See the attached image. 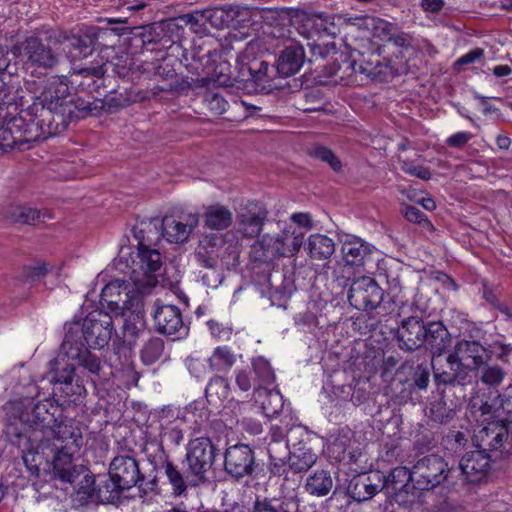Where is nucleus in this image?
<instances>
[{"mask_svg": "<svg viewBox=\"0 0 512 512\" xmlns=\"http://www.w3.org/2000/svg\"><path fill=\"white\" fill-rule=\"evenodd\" d=\"M28 399L10 402L14 420L5 428L8 441L26 449L36 441L42 456L53 464L54 473L64 481L75 483L77 494L83 502L93 491V474L85 465H75L74 456L80 450L83 437L81 430L74 426L65 408L55 398H46L27 409Z\"/></svg>", "mask_w": 512, "mask_h": 512, "instance_id": "f257e3e1", "label": "nucleus"}, {"mask_svg": "<svg viewBox=\"0 0 512 512\" xmlns=\"http://www.w3.org/2000/svg\"><path fill=\"white\" fill-rule=\"evenodd\" d=\"M104 64L81 67L69 77L50 75L44 79V86L32 105L12 121V132H7V140L37 142L64 132L75 119H83L91 114L90 102L77 97V92L93 94L95 76L105 75Z\"/></svg>", "mask_w": 512, "mask_h": 512, "instance_id": "f03ea898", "label": "nucleus"}, {"mask_svg": "<svg viewBox=\"0 0 512 512\" xmlns=\"http://www.w3.org/2000/svg\"><path fill=\"white\" fill-rule=\"evenodd\" d=\"M180 56L176 52L160 49L152 57L143 58L144 75H154L165 82L155 86V90L175 95L187 94L190 89L204 82L205 78L199 72L202 63L183 64Z\"/></svg>", "mask_w": 512, "mask_h": 512, "instance_id": "7ed1b4c3", "label": "nucleus"}, {"mask_svg": "<svg viewBox=\"0 0 512 512\" xmlns=\"http://www.w3.org/2000/svg\"><path fill=\"white\" fill-rule=\"evenodd\" d=\"M304 60L305 51L299 44L286 46L273 65L263 60L262 57L245 53L239 57V74L242 81L252 82L255 89L271 90L276 87L273 81L277 76L286 78L296 74L301 69Z\"/></svg>", "mask_w": 512, "mask_h": 512, "instance_id": "20e7f679", "label": "nucleus"}, {"mask_svg": "<svg viewBox=\"0 0 512 512\" xmlns=\"http://www.w3.org/2000/svg\"><path fill=\"white\" fill-rule=\"evenodd\" d=\"M396 339L400 350L413 352L425 346L433 358L440 357L451 345V335L442 321L425 322L418 315L400 321Z\"/></svg>", "mask_w": 512, "mask_h": 512, "instance_id": "39448f33", "label": "nucleus"}, {"mask_svg": "<svg viewBox=\"0 0 512 512\" xmlns=\"http://www.w3.org/2000/svg\"><path fill=\"white\" fill-rule=\"evenodd\" d=\"M291 221L298 227L287 225L281 234L263 235L250 249L249 257L253 262L269 263L280 257L293 256L303 245L304 233L301 229H311L312 219L309 213L297 212L291 215Z\"/></svg>", "mask_w": 512, "mask_h": 512, "instance_id": "423d86ee", "label": "nucleus"}, {"mask_svg": "<svg viewBox=\"0 0 512 512\" xmlns=\"http://www.w3.org/2000/svg\"><path fill=\"white\" fill-rule=\"evenodd\" d=\"M109 480L98 489L99 496L108 502L120 499L123 491L137 487L144 494L159 491V480L156 475L145 476L139 462L130 455H117L109 465Z\"/></svg>", "mask_w": 512, "mask_h": 512, "instance_id": "0eeeda50", "label": "nucleus"}, {"mask_svg": "<svg viewBox=\"0 0 512 512\" xmlns=\"http://www.w3.org/2000/svg\"><path fill=\"white\" fill-rule=\"evenodd\" d=\"M392 25L379 17L362 15L346 16L340 38L345 50L355 51L359 56L379 54L382 46L373 38L389 39Z\"/></svg>", "mask_w": 512, "mask_h": 512, "instance_id": "6e6552de", "label": "nucleus"}, {"mask_svg": "<svg viewBox=\"0 0 512 512\" xmlns=\"http://www.w3.org/2000/svg\"><path fill=\"white\" fill-rule=\"evenodd\" d=\"M337 55L331 74L338 77L343 86L364 85L369 80L383 81L388 66L382 63L379 54L359 56L355 51H332Z\"/></svg>", "mask_w": 512, "mask_h": 512, "instance_id": "1a4fd4ad", "label": "nucleus"}, {"mask_svg": "<svg viewBox=\"0 0 512 512\" xmlns=\"http://www.w3.org/2000/svg\"><path fill=\"white\" fill-rule=\"evenodd\" d=\"M345 21L346 16L340 14L304 15L298 31L308 41L312 54L325 58L336 50L335 39L342 35Z\"/></svg>", "mask_w": 512, "mask_h": 512, "instance_id": "9d476101", "label": "nucleus"}, {"mask_svg": "<svg viewBox=\"0 0 512 512\" xmlns=\"http://www.w3.org/2000/svg\"><path fill=\"white\" fill-rule=\"evenodd\" d=\"M10 59L8 52L0 51V149L14 148L17 145L28 143L30 140H18L13 136V142L6 141L7 132H12V121L24 111L18 112L19 90L10 83L12 73L8 72Z\"/></svg>", "mask_w": 512, "mask_h": 512, "instance_id": "9b49d317", "label": "nucleus"}, {"mask_svg": "<svg viewBox=\"0 0 512 512\" xmlns=\"http://www.w3.org/2000/svg\"><path fill=\"white\" fill-rule=\"evenodd\" d=\"M150 225L142 221L132 228L133 236L138 241L137 260L133 261L131 272V280L136 285L154 286L157 283L156 272L162 266L160 252L149 247L151 240L145 234V227Z\"/></svg>", "mask_w": 512, "mask_h": 512, "instance_id": "f8f14e48", "label": "nucleus"}, {"mask_svg": "<svg viewBox=\"0 0 512 512\" xmlns=\"http://www.w3.org/2000/svg\"><path fill=\"white\" fill-rule=\"evenodd\" d=\"M224 470L234 481L247 482L259 474L254 450L244 443L228 446L224 453Z\"/></svg>", "mask_w": 512, "mask_h": 512, "instance_id": "ddd939ff", "label": "nucleus"}, {"mask_svg": "<svg viewBox=\"0 0 512 512\" xmlns=\"http://www.w3.org/2000/svg\"><path fill=\"white\" fill-rule=\"evenodd\" d=\"M215 456L216 447L211 439L197 437L188 442L182 464L203 484L207 480L206 474L211 469Z\"/></svg>", "mask_w": 512, "mask_h": 512, "instance_id": "4468645a", "label": "nucleus"}, {"mask_svg": "<svg viewBox=\"0 0 512 512\" xmlns=\"http://www.w3.org/2000/svg\"><path fill=\"white\" fill-rule=\"evenodd\" d=\"M413 489L421 493L429 491L443 483L449 473L447 462L436 454L419 459L413 466Z\"/></svg>", "mask_w": 512, "mask_h": 512, "instance_id": "2eb2a0df", "label": "nucleus"}, {"mask_svg": "<svg viewBox=\"0 0 512 512\" xmlns=\"http://www.w3.org/2000/svg\"><path fill=\"white\" fill-rule=\"evenodd\" d=\"M80 331L90 348L102 349L107 346L116 333L114 320L110 313L103 310H93L84 318Z\"/></svg>", "mask_w": 512, "mask_h": 512, "instance_id": "dca6fc26", "label": "nucleus"}, {"mask_svg": "<svg viewBox=\"0 0 512 512\" xmlns=\"http://www.w3.org/2000/svg\"><path fill=\"white\" fill-rule=\"evenodd\" d=\"M310 439L311 435L300 428L290 432L288 458L294 475L308 472L317 462L318 456L310 445Z\"/></svg>", "mask_w": 512, "mask_h": 512, "instance_id": "f3484780", "label": "nucleus"}, {"mask_svg": "<svg viewBox=\"0 0 512 512\" xmlns=\"http://www.w3.org/2000/svg\"><path fill=\"white\" fill-rule=\"evenodd\" d=\"M160 423V442L159 451L161 456L167 454L165 447H177L184 440V428L186 426L185 417L181 416L179 408L173 406H164L159 414Z\"/></svg>", "mask_w": 512, "mask_h": 512, "instance_id": "a211bd4d", "label": "nucleus"}, {"mask_svg": "<svg viewBox=\"0 0 512 512\" xmlns=\"http://www.w3.org/2000/svg\"><path fill=\"white\" fill-rule=\"evenodd\" d=\"M474 418L477 422L486 423L474 435L473 441L476 448L493 454L495 458L502 456L501 451L504 450V440L508 436V426L489 416H480V413H477Z\"/></svg>", "mask_w": 512, "mask_h": 512, "instance_id": "6ab92c4d", "label": "nucleus"}, {"mask_svg": "<svg viewBox=\"0 0 512 512\" xmlns=\"http://www.w3.org/2000/svg\"><path fill=\"white\" fill-rule=\"evenodd\" d=\"M24 462L25 463L28 462L27 456L24 457ZM46 462L50 463L51 466L53 467V464L51 462V457L49 458V460L46 459ZM26 466L32 472V474H36V477L32 482V490L34 491L33 498H35V500L37 502H40V501H43V500H46L49 498H59V496L56 495V492H57V487L55 484L56 480H59L62 483H67V484L71 485V487L73 488V494H72L73 501L78 503L79 505L88 504L96 492L94 476H93V484H92L93 491L91 492V496L87 500L82 502L79 499V495L77 494V487H76L77 485L75 483L64 481V480L60 479L59 477H57L55 475V473H53V476L50 474H45L44 477H41L39 475L40 469L37 464L31 465V466L26 464ZM52 472H54L53 468H52Z\"/></svg>", "mask_w": 512, "mask_h": 512, "instance_id": "aec40b11", "label": "nucleus"}, {"mask_svg": "<svg viewBox=\"0 0 512 512\" xmlns=\"http://www.w3.org/2000/svg\"><path fill=\"white\" fill-rule=\"evenodd\" d=\"M495 393L493 398H485L484 395L473 397L469 403V411L473 417L480 413V416H489L510 428L512 425V396L502 397L497 390Z\"/></svg>", "mask_w": 512, "mask_h": 512, "instance_id": "412c9836", "label": "nucleus"}, {"mask_svg": "<svg viewBox=\"0 0 512 512\" xmlns=\"http://www.w3.org/2000/svg\"><path fill=\"white\" fill-rule=\"evenodd\" d=\"M154 470L159 471L165 476L167 484L171 487V494L174 496L185 495L188 488L201 485L187 467L185 469L180 468L168 454L159 457V461L155 464Z\"/></svg>", "mask_w": 512, "mask_h": 512, "instance_id": "4be33fe9", "label": "nucleus"}, {"mask_svg": "<svg viewBox=\"0 0 512 512\" xmlns=\"http://www.w3.org/2000/svg\"><path fill=\"white\" fill-rule=\"evenodd\" d=\"M384 291L371 277H361L353 281L348 292V301L357 310L376 309L383 300Z\"/></svg>", "mask_w": 512, "mask_h": 512, "instance_id": "5701e85b", "label": "nucleus"}, {"mask_svg": "<svg viewBox=\"0 0 512 512\" xmlns=\"http://www.w3.org/2000/svg\"><path fill=\"white\" fill-rule=\"evenodd\" d=\"M431 366L438 391L442 387L464 386L470 382L469 372L456 357H452V353L448 354L444 362L439 359H433Z\"/></svg>", "mask_w": 512, "mask_h": 512, "instance_id": "b1692460", "label": "nucleus"}, {"mask_svg": "<svg viewBox=\"0 0 512 512\" xmlns=\"http://www.w3.org/2000/svg\"><path fill=\"white\" fill-rule=\"evenodd\" d=\"M154 329L163 335H186L189 327L185 325L181 310L176 305L161 304L157 299L152 312Z\"/></svg>", "mask_w": 512, "mask_h": 512, "instance_id": "393cba45", "label": "nucleus"}, {"mask_svg": "<svg viewBox=\"0 0 512 512\" xmlns=\"http://www.w3.org/2000/svg\"><path fill=\"white\" fill-rule=\"evenodd\" d=\"M21 54L27 61V64L32 67L50 69L53 68L57 62V56L52 51L51 47L44 43V41L36 34L27 36L19 46Z\"/></svg>", "mask_w": 512, "mask_h": 512, "instance_id": "a878e982", "label": "nucleus"}, {"mask_svg": "<svg viewBox=\"0 0 512 512\" xmlns=\"http://www.w3.org/2000/svg\"><path fill=\"white\" fill-rule=\"evenodd\" d=\"M152 26L157 35L156 41L159 50H169L181 54L182 57H186L183 45L186 29L182 21H180V16L160 23H153Z\"/></svg>", "mask_w": 512, "mask_h": 512, "instance_id": "bb28decb", "label": "nucleus"}, {"mask_svg": "<svg viewBox=\"0 0 512 512\" xmlns=\"http://www.w3.org/2000/svg\"><path fill=\"white\" fill-rule=\"evenodd\" d=\"M385 488V474L379 470L354 476L347 486V494L356 502L372 499Z\"/></svg>", "mask_w": 512, "mask_h": 512, "instance_id": "cd10ccee", "label": "nucleus"}, {"mask_svg": "<svg viewBox=\"0 0 512 512\" xmlns=\"http://www.w3.org/2000/svg\"><path fill=\"white\" fill-rule=\"evenodd\" d=\"M196 214L180 213L179 215H165L162 219V233L169 243H183L198 225Z\"/></svg>", "mask_w": 512, "mask_h": 512, "instance_id": "c85d7f7f", "label": "nucleus"}, {"mask_svg": "<svg viewBox=\"0 0 512 512\" xmlns=\"http://www.w3.org/2000/svg\"><path fill=\"white\" fill-rule=\"evenodd\" d=\"M496 459L493 454L476 449L467 452L460 460V469L467 483L475 484L486 478L491 462Z\"/></svg>", "mask_w": 512, "mask_h": 512, "instance_id": "c756f323", "label": "nucleus"}, {"mask_svg": "<svg viewBox=\"0 0 512 512\" xmlns=\"http://www.w3.org/2000/svg\"><path fill=\"white\" fill-rule=\"evenodd\" d=\"M157 35L152 24L135 27L127 33V52L137 58L152 57L158 50Z\"/></svg>", "mask_w": 512, "mask_h": 512, "instance_id": "7c9ffc66", "label": "nucleus"}, {"mask_svg": "<svg viewBox=\"0 0 512 512\" xmlns=\"http://www.w3.org/2000/svg\"><path fill=\"white\" fill-rule=\"evenodd\" d=\"M452 357H456L466 370H479L489 359L488 350L475 340L460 339L456 342Z\"/></svg>", "mask_w": 512, "mask_h": 512, "instance_id": "2f4dec72", "label": "nucleus"}, {"mask_svg": "<svg viewBox=\"0 0 512 512\" xmlns=\"http://www.w3.org/2000/svg\"><path fill=\"white\" fill-rule=\"evenodd\" d=\"M147 97V92L142 90L125 88L123 91H117L112 89L107 95H104L101 108L107 114H116L134 103L142 102Z\"/></svg>", "mask_w": 512, "mask_h": 512, "instance_id": "473e14b6", "label": "nucleus"}, {"mask_svg": "<svg viewBox=\"0 0 512 512\" xmlns=\"http://www.w3.org/2000/svg\"><path fill=\"white\" fill-rule=\"evenodd\" d=\"M374 247L359 237L346 239L341 246L343 260L347 265L360 267L370 258Z\"/></svg>", "mask_w": 512, "mask_h": 512, "instance_id": "72a5a7b5", "label": "nucleus"}, {"mask_svg": "<svg viewBox=\"0 0 512 512\" xmlns=\"http://www.w3.org/2000/svg\"><path fill=\"white\" fill-rule=\"evenodd\" d=\"M89 346L85 341V336L80 331V324L74 323L66 326V333L61 344V352L68 359L78 361L89 351Z\"/></svg>", "mask_w": 512, "mask_h": 512, "instance_id": "f704fd0d", "label": "nucleus"}, {"mask_svg": "<svg viewBox=\"0 0 512 512\" xmlns=\"http://www.w3.org/2000/svg\"><path fill=\"white\" fill-rule=\"evenodd\" d=\"M254 208V210L247 209L239 215V232L246 238L259 236L268 216V211L264 206L255 205Z\"/></svg>", "mask_w": 512, "mask_h": 512, "instance_id": "c9c22d12", "label": "nucleus"}, {"mask_svg": "<svg viewBox=\"0 0 512 512\" xmlns=\"http://www.w3.org/2000/svg\"><path fill=\"white\" fill-rule=\"evenodd\" d=\"M146 328L144 311L135 310L124 314L122 325L123 343L129 348L134 347Z\"/></svg>", "mask_w": 512, "mask_h": 512, "instance_id": "e433bc0d", "label": "nucleus"}, {"mask_svg": "<svg viewBox=\"0 0 512 512\" xmlns=\"http://www.w3.org/2000/svg\"><path fill=\"white\" fill-rule=\"evenodd\" d=\"M111 65L113 72L122 79L134 81L144 75L143 58H137L128 52L116 56Z\"/></svg>", "mask_w": 512, "mask_h": 512, "instance_id": "4c0bfd02", "label": "nucleus"}, {"mask_svg": "<svg viewBox=\"0 0 512 512\" xmlns=\"http://www.w3.org/2000/svg\"><path fill=\"white\" fill-rule=\"evenodd\" d=\"M53 394L57 397L55 400L66 409L70 405L81 404L86 397V389L80 379H75L71 382H64L63 386L53 387Z\"/></svg>", "mask_w": 512, "mask_h": 512, "instance_id": "58836bf2", "label": "nucleus"}, {"mask_svg": "<svg viewBox=\"0 0 512 512\" xmlns=\"http://www.w3.org/2000/svg\"><path fill=\"white\" fill-rule=\"evenodd\" d=\"M253 394L256 402L264 397L261 401V408L266 417L270 419L276 418L282 412L284 401L279 390L268 389V387H255Z\"/></svg>", "mask_w": 512, "mask_h": 512, "instance_id": "ea45409f", "label": "nucleus"}, {"mask_svg": "<svg viewBox=\"0 0 512 512\" xmlns=\"http://www.w3.org/2000/svg\"><path fill=\"white\" fill-rule=\"evenodd\" d=\"M304 249L312 259L327 260L335 252V243L327 235L316 233L308 237Z\"/></svg>", "mask_w": 512, "mask_h": 512, "instance_id": "a19ab883", "label": "nucleus"}, {"mask_svg": "<svg viewBox=\"0 0 512 512\" xmlns=\"http://www.w3.org/2000/svg\"><path fill=\"white\" fill-rule=\"evenodd\" d=\"M333 488V478L327 469H317L308 475L305 480V491L316 497H323L330 493Z\"/></svg>", "mask_w": 512, "mask_h": 512, "instance_id": "79ce46f5", "label": "nucleus"}, {"mask_svg": "<svg viewBox=\"0 0 512 512\" xmlns=\"http://www.w3.org/2000/svg\"><path fill=\"white\" fill-rule=\"evenodd\" d=\"M414 469H408L404 466L393 468L389 475H385V487H390L394 491L410 493L414 492Z\"/></svg>", "mask_w": 512, "mask_h": 512, "instance_id": "37998d69", "label": "nucleus"}, {"mask_svg": "<svg viewBox=\"0 0 512 512\" xmlns=\"http://www.w3.org/2000/svg\"><path fill=\"white\" fill-rule=\"evenodd\" d=\"M203 219L205 226L212 230H224L232 223V212L220 204L210 205L205 208Z\"/></svg>", "mask_w": 512, "mask_h": 512, "instance_id": "c03bdc74", "label": "nucleus"}, {"mask_svg": "<svg viewBox=\"0 0 512 512\" xmlns=\"http://www.w3.org/2000/svg\"><path fill=\"white\" fill-rule=\"evenodd\" d=\"M252 371L255 374V387H268L275 382L276 376L271 363L264 356L251 359Z\"/></svg>", "mask_w": 512, "mask_h": 512, "instance_id": "a18cd8bd", "label": "nucleus"}, {"mask_svg": "<svg viewBox=\"0 0 512 512\" xmlns=\"http://www.w3.org/2000/svg\"><path fill=\"white\" fill-rule=\"evenodd\" d=\"M236 363V355L227 345L217 346L209 358V366L216 372H227Z\"/></svg>", "mask_w": 512, "mask_h": 512, "instance_id": "49530a36", "label": "nucleus"}, {"mask_svg": "<svg viewBox=\"0 0 512 512\" xmlns=\"http://www.w3.org/2000/svg\"><path fill=\"white\" fill-rule=\"evenodd\" d=\"M480 368L479 381L481 384L497 389L506 377V371L499 365L484 364Z\"/></svg>", "mask_w": 512, "mask_h": 512, "instance_id": "de8ad7c7", "label": "nucleus"}, {"mask_svg": "<svg viewBox=\"0 0 512 512\" xmlns=\"http://www.w3.org/2000/svg\"><path fill=\"white\" fill-rule=\"evenodd\" d=\"M120 288L121 284L118 281L106 284L100 293L101 306L106 307L111 312H116L119 309V301L121 300Z\"/></svg>", "mask_w": 512, "mask_h": 512, "instance_id": "09e8293b", "label": "nucleus"}, {"mask_svg": "<svg viewBox=\"0 0 512 512\" xmlns=\"http://www.w3.org/2000/svg\"><path fill=\"white\" fill-rule=\"evenodd\" d=\"M482 296L485 301L504 315L510 316L509 306L500 299V288L491 285L488 281H482Z\"/></svg>", "mask_w": 512, "mask_h": 512, "instance_id": "8fccbe9b", "label": "nucleus"}, {"mask_svg": "<svg viewBox=\"0 0 512 512\" xmlns=\"http://www.w3.org/2000/svg\"><path fill=\"white\" fill-rule=\"evenodd\" d=\"M164 341L158 337L150 338L141 349V360L145 365L156 363L164 352Z\"/></svg>", "mask_w": 512, "mask_h": 512, "instance_id": "3c124183", "label": "nucleus"}, {"mask_svg": "<svg viewBox=\"0 0 512 512\" xmlns=\"http://www.w3.org/2000/svg\"><path fill=\"white\" fill-rule=\"evenodd\" d=\"M158 0H120L119 10H126L130 16L143 15L145 11L152 14L157 8Z\"/></svg>", "mask_w": 512, "mask_h": 512, "instance_id": "603ef678", "label": "nucleus"}, {"mask_svg": "<svg viewBox=\"0 0 512 512\" xmlns=\"http://www.w3.org/2000/svg\"><path fill=\"white\" fill-rule=\"evenodd\" d=\"M455 415L454 409L447 406L442 399L430 403L429 418L437 424H446L450 422Z\"/></svg>", "mask_w": 512, "mask_h": 512, "instance_id": "864d4df0", "label": "nucleus"}, {"mask_svg": "<svg viewBox=\"0 0 512 512\" xmlns=\"http://www.w3.org/2000/svg\"><path fill=\"white\" fill-rule=\"evenodd\" d=\"M206 397L216 396L220 400L228 399L230 384L228 379L219 375L213 376L205 388Z\"/></svg>", "mask_w": 512, "mask_h": 512, "instance_id": "5fc2aeb1", "label": "nucleus"}, {"mask_svg": "<svg viewBox=\"0 0 512 512\" xmlns=\"http://www.w3.org/2000/svg\"><path fill=\"white\" fill-rule=\"evenodd\" d=\"M204 12L207 25L210 24L213 28L222 29L228 27L233 20L230 11L223 7L204 9Z\"/></svg>", "mask_w": 512, "mask_h": 512, "instance_id": "6e6d98bb", "label": "nucleus"}, {"mask_svg": "<svg viewBox=\"0 0 512 512\" xmlns=\"http://www.w3.org/2000/svg\"><path fill=\"white\" fill-rule=\"evenodd\" d=\"M180 21H182L185 28L189 27L196 34L208 31L204 10H195L191 13L180 15Z\"/></svg>", "mask_w": 512, "mask_h": 512, "instance_id": "4d7b16f0", "label": "nucleus"}, {"mask_svg": "<svg viewBox=\"0 0 512 512\" xmlns=\"http://www.w3.org/2000/svg\"><path fill=\"white\" fill-rule=\"evenodd\" d=\"M96 38L92 35H81L72 39V51L74 57L86 58L94 51Z\"/></svg>", "mask_w": 512, "mask_h": 512, "instance_id": "13d9d810", "label": "nucleus"}, {"mask_svg": "<svg viewBox=\"0 0 512 512\" xmlns=\"http://www.w3.org/2000/svg\"><path fill=\"white\" fill-rule=\"evenodd\" d=\"M78 364L90 374L91 380L94 383L105 380V377H102L101 375L102 365L100 358L92 354L90 351L78 360Z\"/></svg>", "mask_w": 512, "mask_h": 512, "instance_id": "bf43d9fd", "label": "nucleus"}, {"mask_svg": "<svg viewBox=\"0 0 512 512\" xmlns=\"http://www.w3.org/2000/svg\"><path fill=\"white\" fill-rule=\"evenodd\" d=\"M309 155L327 163L335 172L342 170V162L339 157L326 146H315L313 147Z\"/></svg>", "mask_w": 512, "mask_h": 512, "instance_id": "052dcab7", "label": "nucleus"}, {"mask_svg": "<svg viewBox=\"0 0 512 512\" xmlns=\"http://www.w3.org/2000/svg\"><path fill=\"white\" fill-rule=\"evenodd\" d=\"M57 363V360L50 361L51 365V381L53 382V387L55 386H63L64 382L74 381L75 377V367L70 364H66L61 369L54 370V365Z\"/></svg>", "mask_w": 512, "mask_h": 512, "instance_id": "680f3d73", "label": "nucleus"}, {"mask_svg": "<svg viewBox=\"0 0 512 512\" xmlns=\"http://www.w3.org/2000/svg\"><path fill=\"white\" fill-rule=\"evenodd\" d=\"M411 380L413 385L420 389H427L430 382V366L428 363L418 364L411 373Z\"/></svg>", "mask_w": 512, "mask_h": 512, "instance_id": "e2e57ef3", "label": "nucleus"}, {"mask_svg": "<svg viewBox=\"0 0 512 512\" xmlns=\"http://www.w3.org/2000/svg\"><path fill=\"white\" fill-rule=\"evenodd\" d=\"M289 466V458L286 460L285 458H279L269 454L268 469L271 475L288 479L289 473H292Z\"/></svg>", "mask_w": 512, "mask_h": 512, "instance_id": "0e129e2a", "label": "nucleus"}, {"mask_svg": "<svg viewBox=\"0 0 512 512\" xmlns=\"http://www.w3.org/2000/svg\"><path fill=\"white\" fill-rule=\"evenodd\" d=\"M204 101L206 107L216 115L225 113L229 107L228 101L218 92L206 93Z\"/></svg>", "mask_w": 512, "mask_h": 512, "instance_id": "69168bd1", "label": "nucleus"}, {"mask_svg": "<svg viewBox=\"0 0 512 512\" xmlns=\"http://www.w3.org/2000/svg\"><path fill=\"white\" fill-rule=\"evenodd\" d=\"M41 212L29 207H18L13 213L14 221L21 224L34 225L40 222Z\"/></svg>", "mask_w": 512, "mask_h": 512, "instance_id": "338daca9", "label": "nucleus"}, {"mask_svg": "<svg viewBox=\"0 0 512 512\" xmlns=\"http://www.w3.org/2000/svg\"><path fill=\"white\" fill-rule=\"evenodd\" d=\"M295 508L294 501L282 502L278 508L274 507L269 501H256L253 512H289V509Z\"/></svg>", "mask_w": 512, "mask_h": 512, "instance_id": "774afa93", "label": "nucleus"}]
</instances>
